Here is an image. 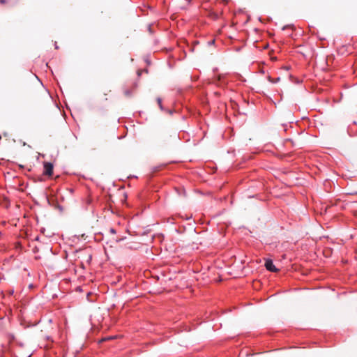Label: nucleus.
<instances>
[{
    "label": "nucleus",
    "instance_id": "nucleus-8",
    "mask_svg": "<svg viewBox=\"0 0 357 357\" xmlns=\"http://www.w3.org/2000/svg\"><path fill=\"white\" fill-rule=\"evenodd\" d=\"M7 3V1H6V0H0V3H1V4H2V5H3V4H5V3Z\"/></svg>",
    "mask_w": 357,
    "mask_h": 357
},
{
    "label": "nucleus",
    "instance_id": "nucleus-6",
    "mask_svg": "<svg viewBox=\"0 0 357 357\" xmlns=\"http://www.w3.org/2000/svg\"><path fill=\"white\" fill-rule=\"evenodd\" d=\"M125 95H126V96H129V97H130V96H131V92H130V91H125Z\"/></svg>",
    "mask_w": 357,
    "mask_h": 357
},
{
    "label": "nucleus",
    "instance_id": "nucleus-9",
    "mask_svg": "<svg viewBox=\"0 0 357 357\" xmlns=\"http://www.w3.org/2000/svg\"><path fill=\"white\" fill-rule=\"evenodd\" d=\"M160 169V167H155L153 172H158Z\"/></svg>",
    "mask_w": 357,
    "mask_h": 357
},
{
    "label": "nucleus",
    "instance_id": "nucleus-4",
    "mask_svg": "<svg viewBox=\"0 0 357 357\" xmlns=\"http://www.w3.org/2000/svg\"><path fill=\"white\" fill-rule=\"evenodd\" d=\"M114 338V337H113V336H108V337H104V338L101 339L99 341V342H105V341L113 340Z\"/></svg>",
    "mask_w": 357,
    "mask_h": 357
},
{
    "label": "nucleus",
    "instance_id": "nucleus-1",
    "mask_svg": "<svg viewBox=\"0 0 357 357\" xmlns=\"http://www.w3.org/2000/svg\"><path fill=\"white\" fill-rule=\"evenodd\" d=\"M44 172L43 174L46 176H51L53 174V165L48 162H44Z\"/></svg>",
    "mask_w": 357,
    "mask_h": 357
},
{
    "label": "nucleus",
    "instance_id": "nucleus-12",
    "mask_svg": "<svg viewBox=\"0 0 357 357\" xmlns=\"http://www.w3.org/2000/svg\"><path fill=\"white\" fill-rule=\"evenodd\" d=\"M110 232L112 233V234H114L115 233V230L114 229H110Z\"/></svg>",
    "mask_w": 357,
    "mask_h": 357
},
{
    "label": "nucleus",
    "instance_id": "nucleus-7",
    "mask_svg": "<svg viewBox=\"0 0 357 357\" xmlns=\"http://www.w3.org/2000/svg\"><path fill=\"white\" fill-rule=\"evenodd\" d=\"M157 101H158V105H159L160 107V108H162L161 99H160V98H158L157 99Z\"/></svg>",
    "mask_w": 357,
    "mask_h": 357
},
{
    "label": "nucleus",
    "instance_id": "nucleus-13",
    "mask_svg": "<svg viewBox=\"0 0 357 357\" xmlns=\"http://www.w3.org/2000/svg\"><path fill=\"white\" fill-rule=\"evenodd\" d=\"M139 233V231H138V232H135V235H137Z\"/></svg>",
    "mask_w": 357,
    "mask_h": 357
},
{
    "label": "nucleus",
    "instance_id": "nucleus-11",
    "mask_svg": "<svg viewBox=\"0 0 357 357\" xmlns=\"http://www.w3.org/2000/svg\"><path fill=\"white\" fill-rule=\"evenodd\" d=\"M147 29H148V30L151 32V25H150V24H149V25L147 26Z\"/></svg>",
    "mask_w": 357,
    "mask_h": 357
},
{
    "label": "nucleus",
    "instance_id": "nucleus-2",
    "mask_svg": "<svg viewBox=\"0 0 357 357\" xmlns=\"http://www.w3.org/2000/svg\"><path fill=\"white\" fill-rule=\"evenodd\" d=\"M266 268L271 272H278V269L275 266L271 259H266L265 262Z\"/></svg>",
    "mask_w": 357,
    "mask_h": 357
},
{
    "label": "nucleus",
    "instance_id": "nucleus-3",
    "mask_svg": "<svg viewBox=\"0 0 357 357\" xmlns=\"http://www.w3.org/2000/svg\"><path fill=\"white\" fill-rule=\"evenodd\" d=\"M268 80L272 83H276L278 82H279L280 80V77H278L276 79H273L272 78L271 76H268Z\"/></svg>",
    "mask_w": 357,
    "mask_h": 357
},
{
    "label": "nucleus",
    "instance_id": "nucleus-10",
    "mask_svg": "<svg viewBox=\"0 0 357 357\" xmlns=\"http://www.w3.org/2000/svg\"><path fill=\"white\" fill-rule=\"evenodd\" d=\"M45 97H46L47 99H50V96H49V95H48L47 93H45Z\"/></svg>",
    "mask_w": 357,
    "mask_h": 357
},
{
    "label": "nucleus",
    "instance_id": "nucleus-5",
    "mask_svg": "<svg viewBox=\"0 0 357 357\" xmlns=\"http://www.w3.org/2000/svg\"><path fill=\"white\" fill-rule=\"evenodd\" d=\"M143 72H144V73H148V70H147V69L138 70H137V75H138V76H140V75H141V74H142Z\"/></svg>",
    "mask_w": 357,
    "mask_h": 357
}]
</instances>
